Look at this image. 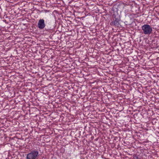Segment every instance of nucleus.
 I'll return each instance as SVG.
<instances>
[{
  "label": "nucleus",
  "mask_w": 159,
  "mask_h": 159,
  "mask_svg": "<svg viewBox=\"0 0 159 159\" xmlns=\"http://www.w3.org/2000/svg\"><path fill=\"white\" fill-rule=\"evenodd\" d=\"M143 33L146 35H150L152 33V29L151 26L148 24H144L141 27Z\"/></svg>",
  "instance_id": "1"
},
{
  "label": "nucleus",
  "mask_w": 159,
  "mask_h": 159,
  "mask_svg": "<svg viewBox=\"0 0 159 159\" xmlns=\"http://www.w3.org/2000/svg\"><path fill=\"white\" fill-rule=\"evenodd\" d=\"M39 152L36 150L31 151L27 155L26 159H36L39 155Z\"/></svg>",
  "instance_id": "2"
},
{
  "label": "nucleus",
  "mask_w": 159,
  "mask_h": 159,
  "mask_svg": "<svg viewBox=\"0 0 159 159\" xmlns=\"http://www.w3.org/2000/svg\"><path fill=\"white\" fill-rule=\"evenodd\" d=\"M46 25L45 23V21L43 19H40L39 20L37 26L40 30L43 29L45 27Z\"/></svg>",
  "instance_id": "3"
},
{
  "label": "nucleus",
  "mask_w": 159,
  "mask_h": 159,
  "mask_svg": "<svg viewBox=\"0 0 159 159\" xmlns=\"http://www.w3.org/2000/svg\"><path fill=\"white\" fill-rule=\"evenodd\" d=\"M120 17L119 16H116L115 20L111 23V25H114L118 27L120 25Z\"/></svg>",
  "instance_id": "4"
},
{
  "label": "nucleus",
  "mask_w": 159,
  "mask_h": 159,
  "mask_svg": "<svg viewBox=\"0 0 159 159\" xmlns=\"http://www.w3.org/2000/svg\"><path fill=\"white\" fill-rule=\"evenodd\" d=\"M139 157L136 155H134L133 156V157L131 159H139Z\"/></svg>",
  "instance_id": "5"
}]
</instances>
